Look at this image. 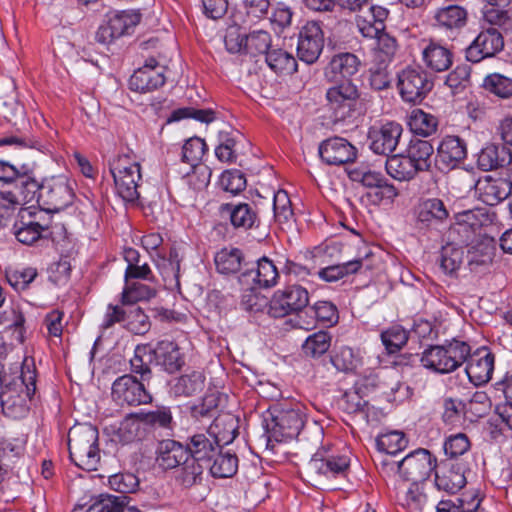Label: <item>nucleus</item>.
Instances as JSON below:
<instances>
[{
    "label": "nucleus",
    "mask_w": 512,
    "mask_h": 512,
    "mask_svg": "<svg viewBox=\"0 0 512 512\" xmlns=\"http://www.w3.org/2000/svg\"><path fill=\"white\" fill-rule=\"evenodd\" d=\"M37 373L32 360L25 359L20 375L7 374L2 378L0 404L3 412L13 418H21L29 410L28 403L36 395Z\"/></svg>",
    "instance_id": "obj_1"
},
{
    "label": "nucleus",
    "mask_w": 512,
    "mask_h": 512,
    "mask_svg": "<svg viewBox=\"0 0 512 512\" xmlns=\"http://www.w3.org/2000/svg\"><path fill=\"white\" fill-rule=\"evenodd\" d=\"M98 430L91 424H77L68 432V449L72 462L86 471L97 470L100 461Z\"/></svg>",
    "instance_id": "obj_2"
},
{
    "label": "nucleus",
    "mask_w": 512,
    "mask_h": 512,
    "mask_svg": "<svg viewBox=\"0 0 512 512\" xmlns=\"http://www.w3.org/2000/svg\"><path fill=\"white\" fill-rule=\"evenodd\" d=\"M470 353V345L464 341L453 339L444 345L426 348L420 361L428 370L440 374H448L458 369Z\"/></svg>",
    "instance_id": "obj_3"
},
{
    "label": "nucleus",
    "mask_w": 512,
    "mask_h": 512,
    "mask_svg": "<svg viewBox=\"0 0 512 512\" xmlns=\"http://www.w3.org/2000/svg\"><path fill=\"white\" fill-rule=\"evenodd\" d=\"M109 170L113 177L116 193L125 202L136 201L139 182L142 179L141 167L130 154H119L109 161Z\"/></svg>",
    "instance_id": "obj_4"
},
{
    "label": "nucleus",
    "mask_w": 512,
    "mask_h": 512,
    "mask_svg": "<svg viewBox=\"0 0 512 512\" xmlns=\"http://www.w3.org/2000/svg\"><path fill=\"white\" fill-rule=\"evenodd\" d=\"M381 472L389 474L398 472L405 481L419 483L425 481L436 468L437 459L429 450L418 448L406 455L399 462L382 461Z\"/></svg>",
    "instance_id": "obj_5"
},
{
    "label": "nucleus",
    "mask_w": 512,
    "mask_h": 512,
    "mask_svg": "<svg viewBox=\"0 0 512 512\" xmlns=\"http://www.w3.org/2000/svg\"><path fill=\"white\" fill-rule=\"evenodd\" d=\"M268 443L285 442L296 438L304 426L300 409L275 406L264 419Z\"/></svg>",
    "instance_id": "obj_6"
},
{
    "label": "nucleus",
    "mask_w": 512,
    "mask_h": 512,
    "mask_svg": "<svg viewBox=\"0 0 512 512\" xmlns=\"http://www.w3.org/2000/svg\"><path fill=\"white\" fill-rule=\"evenodd\" d=\"M359 91L352 80H342L334 83L326 91L328 110L335 121H345L351 118L358 105Z\"/></svg>",
    "instance_id": "obj_7"
},
{
    "label": "nucleus",
    "mask_w": 512,
    "mask_h": 512,
    "mask_svg": "<svg viewBox=\"0 0 512 512\" xmlns=\"http://www.w3.org/2000/svg\"><path fill=\"white\" fill-rule=\"evenodd\" d=\"M309 304V293L299 284H288L274 292L269 300L268 313L274 318L296 314Z\"/></svg>",
    "instance_id": "obj_8"
},
{
    "label": "nucleus",
    "mask_w": 512,
    "mask_h": 512,
    "mask_svg": "<svg viewBox=\"0 0 512 512\" xmlns=\"http://www.w3.org/2000/svg\"><path fill=\"white\" fill-rule=\"evenodd\" d=\"M397 87L405 102L420 103L433 88V82L421 67H406L397 75Z\"/></svg>",
    "instance_id": "obj_9"
},
{
    "label": "nucleus",
    "mask_w": 512,
    "mask_h": 512,
    "mask_svg": "<svg viewBox=\"0 0 512 512\" xmlns=\"http://www.w3.org/2000/svg\"><path fill=\"white\" fill-rule=\"evenodd\" d=\"M74 199L72 183L63 175L54 176L42 181L39 194V207L58 212L70 204Z\"/></svg>",
    "instance_id": "obj_10"
},
{
    "label": "nucleus",
    "mask_w": 512,
    "mask_h": 512,
    "mask_svg": "<svg viewBox=\"0 0 512 512\" xmlns=\"http://www.w3.org/2000/svg\"><path fill=\"white\" fill-rule=\"evenodd\" d=\"M112 398L121 405L129 406L149 404L153 399L144 381L131 374L122 375L113 382Z\"/></svg>",
    "instance_id": "obj_11"
},
{
    "label": "nucleus",
    "mask_w": 512,
    "mask_h": 512,
    "mask_svg": "<svg viewBox=\"0 0 512 512\" xmlns=\"http://www.w3.org/2000/svg\"><path fill=\"white\" fill-rule=\"evenodd\" d=\"M504 49V38L495 27L483 29L465 50V57L471 63L492 58Z\"/></svg>",
    "instance_id": "obj_12"
},
{
    "label": "nucleus",
    "mask_w": 512,
    "mask_h": 512,
    "mask_svg": "<svg viewBox=\"0 0 512 512\" xmlns=\"http://www.w3.org/2000/svg\"><path fill=\"white\" fill-rule=\"evenodd\" d=\"M324 35L319 23L307 22L298 36L297 54L301 61L307 64L316 62L323 50Z\"/></svg>",
    "instance_id": "obj_13"
},
{
    "label": "nucleus",
    "mask_w": 512,
    "mask_h": 512,
    "mask_svg": "<svg viewBox=\"0 0 512 512\" xmlns=\"http://www.w3.org/2000/svg\"><path fill=\"white\" fill-rule=\"evenodd\" d=\"M402 132V126L394 121L383 123L378 127H371L368 132L371 150L379 155L393 153L396 150Z\"/></svg>",
    "instance_id": "obj_14"
},
{
    "label": "nucleus",
    "mask_w": 512,
    "mask_h": 512,
    "mask_svg": "<svg viewBox=\"0 0 512 512\" xmlns=\"http://www.w3.org/2000/svg\"><path fill=\"white\" fill-rule=\"evenodd\" d=\"M165 81L163 67L159 66L155 58H149L142 67L134 71L129 79V87L139 93H148L163 86Z\"/></svg>",
    "instance_id": "obj_15"
},
{
    "label": "nucleus",
    "mask_w": 512,
    "mask_h": 512,
    "mask_svg": "<svg viewBox=\"0 0 512 512\" xmlns=\"http://www.w3.org/2000/svg\"><path fill=\"white\" fill-rule=\"evenodd\" d=\"M468 10L458 4H449L436 9L434 25L444 31L449 37H456L467 26Z\"/></svg>",
    "instance_id": "obj_16"
},
{
    "label": "nucleus",
    "mask_w": 512,
    "mask_h": 512,
    "mask_svg": "<svg viewBox=\"0 0 512 512\" xmlns=\"http://www.w3.org/2000/svg\"><path fill=\"white\" fill-rule=\"evenodd\" d=\"M465 371L471 383L475 386L490 381L494 370V355L485 347L469 353Z\"/></svg>",
    "instance_id": "obj_17"
},
{
    "label": "nucleus",
    "mask_w": 512,
    "mask_h": 512,
    "mask_svg": "<svg viewBox=\"0 0 512 512\" xmlns=\"http://www.w3.org/2000/svg\"><path fill=\"white\" fill-rule=\"evenodd\" d=\"M319 155L328 165L339 166L353 162L357 157V150L346 139L333 137L320 144Z\"/></svg>",
    "instance_id": "obj_18"
},
{
    "label": "nucleus",
    "mask_w": 512,
    "mask_h": 512,
    "mask_svg": "<svg viewBox=\"0 0 512 512\" xmlns=\"http://www.w3.org/2000/svg\"><path fill=\"white\" fill-rule=\"evenodd\" d=\"M475 191L483 203L494 206L511 195L512 183L504 178L485 176L476 182Z\"/></svg>",
    "instance_id": "obj_19"
},
{
    "label": "nucleus",
    "mask_w": 512,
    "mask_h": 512,
    "mask_svg": "<svg viewBox=\"0 0 512 512\" xmlns=\"http://www.w3.org/2000/svg\"><path fill=\"white\" fill-rule=\"evenodd\" d=\"M421 59L424 66L432 72L447 71L453 64V52L434 40H423Z\"/></svg>",
    "instance_id": "obj_20"
},
{
    "label": "nucleus",
    "mask_w": 512,
    "mask_h": 512,
    "mask_svg": "<svg viewBox=\"0 0 512 512\" xmlns=\"http://www.w3.org/2000/svg\"><path fill=\"white\" fill-rule=\"evenodd\" d=\"M360 65L361 61L353 53L335 54L325 69V77L331 83L351 80L350 78L359 71Z\"/></svg>",
    "instance_id": "obj_21"
},
{
    "label": "nucleus",
    "mask_w": 512,
    "mask_h": 512,
    "mask_svg": "<svg viewBox=\"0 0 512 512\" xmlns=\"http://www.w3.org/2000/svg\"><path fill=\"white\" fill-rule=\"evenodd\" d=\"M467 156L465 141L456 135H447L441 139L437 147V159L447 169H453L462 163Z\"/></svg>",
    "instance_id": "obj_22"
},
{
    "label": "nucleus",
    "mask_w": 512,
    "mask_h": 512,
    "mask_svg": "<svg viewBox=\"0 0 512 512\" xmlns=\"http://www.w3.org/2000/svg\"><path fill=\"white\" fill-rule=\"evenodd\" d=\"M464 248L467 267L471 272H477L479 268L488 267L492 263L495 252L492 238H477Z\"/></svg>",
    "instance_id": "obj_23"
},
{
    "label": "nucleus",
    "mask_w": 512,
    "mask_h": 512,
    "mask_svg": "<svg viewBox=\"0 0 512 512\" xmlns=\"http://www.w3.org/2000/svg\"><path fill=\"white\" fill-rule=\"evenodd\" d=\"M185 444L190 457L207 466L221 448L207 429L204 432H196L189 436Z\"/></svg>",
    "instance_id": "obj_24"
},
{
    "label": "nucleus",
    "mask_w": 512,
    "mask_h": 512,
    "mask_svg": "<svg viewBox=\"0 0 512 512\" xmlns=\"http://www.w3.org/2000/svg\"><path fill=\"white\" fill-rule=\"evenodd\" d=\"M278 277V270L272 260L262 257L257 261L255 270L251 269L243 272L238 280L243 286H249L251 283H254L259 287L269 288L277 283Z\"/></svg>",
    "instance_id": "obj_25"
},
{
    "label": "nucleus",
    "mask_w": 512,
    "mask_h": 512,
    "mask_svg": "<svg viewBox=\"0 0 512 512\" xmlns=\"http://www.w3.org/2000/svg\"><path fill=\"white\" fill-rule=\"evenodd\" d=\"M190 456L186 444L173 439H165L158 443L156 449V462L164 470L180 466Z\"/></svg>",
    "instance_id": "obj_26"
},
{
    "label": "nucleus",
    "mask_w": 512,
    "mask_h": 512,
    "mask_svg": "<svg viewBox=\"0 0 512 512\" xmlns=\"http://www.w3.org/2000/svg\"><path fill=\"white\" fill-rule=\"evenodd\" d=\"M152 349L155 360L168 373L179 371L185 364L184 354L174 341L161 340Z\"/></svg>",
    "instance_id": "obj_27"
},
{
    "label": "nucleus",
    "mask_w": 512,
    "mask_h": 512,
    "mask_svg": "<svg viewBox=\"0 0 512 512\" xmlns=\"http://www.w3.org/2000/svg\"><path fill=\"white\" fill-rule=\"evenodd\" d=\"M435 484L439 490L454 494L466 484L465 468L461 464L445 463L435 474Z\"/></svg>",
    "instance_id": "obj_28"
},
{
    "label": "nucleus",
    "mask_w": 512,
    "mask_h": 512,
    "mask_svg": "<svg viewBox=\"0 0 512 512\" xmlns=\"http://www.w3.org/2000/svg\"><path fill=\"white\" fill-rule=\"evenodd\" d=\"M307 467L312 473L336 477L346 472L349 467V459L344 455L324 457L321 453H316L309 461Z\"/></svg>",
    "instance_id": "obj_29"
},
{
    "label": "nucleus",
    "mask_w": 512,
    "mask_h": 512,
    "mask_svg": "<svg viewBox=\"0 0 512 512\" xmlns=\"http://www.w3.org/2000/svg\"><path fill=\"white\" fill-rule=\"evenodd\" d=\"M371 256L372 253L367 252L364 257L322 268L318 271V276L326 282H336L347 275L357 273L362 268L370 270L372 269V264L369 262Z\"/></svg>",
    "instance_id": "obj_30"
},
{
    "label": "nucleus",
    "mask_w": 512,
    "mask_h": 512,
    "mask_svg": "<svg viewBox=\"0 0 512 512\" xmlns=\"http://www.w3.org/2000/svg\"><path fill=\"white\" fill-rule=\"evenodd\" d=\"M207 430L222 448L232 443L238 435V419L231 413L219 414Z\"/></svg>",
    "instance_id": "obj_31"
},
{
    "label": "nucleus",
    "mask_w": 512,
    "mask_h": 512,
    "mask_svg": "<svg viewBox=\"0 0 512 512\" xmlns=\"http://www.w3.org/2000/svg\"><path fill=\"white\" fill-rule=\"evenodd\" d=\"M512 154L510 149L503 145L489 144L478 154L477 163L483 171L498 169L510 164Z\"/></svg>",
    "instance_id": "obj_32"
},
{
    "label": "nucleus",
    "mask_w": 512,
    "mask_h": 512,
    "mask_svg": "<svg viewBox=\"0 0 512 512\" xmlns=\"http://www.w3.org/2000/svg\"><path fill=\"white\" fill-rule=\"evenodd\" d=\"M449 216L442 200L431 198L423 201L417 211V223L422 228H429L445 221Z\"/></svg>",
    "instance_id": "obj_33"
},
{
    "label": "nucleus",
    "mask_w": 512,
    "mask_h": 512,
    "mask_svg": "<svg viewBox=\"0 0 512 512\" xmlns=\"http://www.w3.org/2000/svg\"><path fill=\"white\" fill-rule=\"evenodd\" d=\"M433 145L426 140H414L410 142L407 149V157L417 172H426L431 169Z\"/></svg>",
    "instance_id": "obj_34"
},
{
    "label": "nucleus",
    "mask_w": 512,
    "mask_h": 512,
    "mask_svg": "<svg viewBox=\"0 0 512 512\" xmlns=\"http://www.w3.org/2000/svg\"><path fill=\"white\" fill-rule=\"evenodd\" d=\"M177 468L176 481L181 486L190 488L202 482L204 471L208 466L188 456L187 460L183 461Z\"/></svg>",
    "instance_id": "obj_35"
},
{
    "label": "nucleus",
    "mask_w": 512,
    "mask_h": 512,
    "mask_svg": "<svg viewBox=\"0 0 512 512\" xmlns=\"http://www.w3.org/2000/svg\"><path fill=\"white\" fill-rule=\"evenodd\" d=\"M205 379L203 372L191 371L178 377L172 390L176 396L191 397L203 391Z\"/></svg>",
    "instance_id": "obj_36"
},
{
    "label": "nucleus",
    "mask_w": 512,
    "mask_h": 512,
    "mask_svg": "<svg viewBox=\"0 0 512 512\" xmlns=\"http://www.w3.org/2000/svg\"><path fill=\"white\" fill-rule=\"evenodd\" d=\"M265 61L272 71L280 75H292L298 67L294 56L280 48L270 49L266 54Z\"/></svg>",
    "instance_id": "obj_37"
},
{
    "label": "nucleus",
    "mask_w": 512,
    "mask_h": 512,
    "mask_svg": "<svg viewBox=\"0 0 512 512\" xmlns=\"http://www.w3.org/2000/svg\"><path fill=\"white\" fill-rule=\"evenodd\" d=\"M410 130L419 136L429 137L433 135L438 128L437 118L422 109H413L407 120Z\"/></svg>",
    "instance_id": "obj_38"
},
{
    "label": "nucleus",
    "mask_w": 512,
    "mask_h": 512,
    "mask_svg": "<svg viewBox=\"0 0 512 512\" xmlns=\"http://www.w3.org/2000/svg\"><path fill=\"white\" fill-rule=\"evenodd\" d=\"M242 261V251L234 247H224L214 257L217 271L225 275L237 273L241 268Z\"/></svg>",
    "instance_id": "obj_39"
},
{
    "label": "nucleus",
    "mask_w": 512,
    "mask_h": 512,
    "mask_svg": "<svg viewBox=\"0 0 512 512\" xmlns=\"http://www.w3.org/2000/svg\"><path fill=\"white\" fill-rule=\"evenodd\" d=\"M465 259V248L448 243L442 247L439 257L440 268L445 274L455 275Z\"/></svg>",
    "instance_id": "obj_40"
},
{
    "label": "nucleus",
    "mask_w": 512,
    "mask_h": 512,
    "mask_svg": "<svg viewBox=\"0 0 512 512\" xmlns=\"http://www.w3.org/2000/svg\"><path fill=\"white\" fill-rule=\"evenodd\" d=\"M209 465L210 472L216 478H229L236 474L238 470V457L229 451L223 452L219 448L218 453Z\"/></svg>",
    "instance_id": "obj_41"
},
{
    "label": "nucleus",
    "mask_w": 512,
    "mask_h": 512,
    "mask_svg": "<svg viewBox=\"0 0 512 512\" xmlns=\"http://www.w3.org/2000/svg\"><path fill=\"white\" fill-rule=\"evenodd\" d=\"M222 212L230 217L231 224L235 228L249 229L256 220V213L249 204L240 203L237 205L225 204L222 206Z\"/></svg>",
    "instance_id": "obj_42"
},
{
    "label": "nucleus",
    "mask_w": 512,
    "mask_h": 512,
    "mask_svg": "<svg viewBox=\"0 0 512 512\" xmlns=\"http://www.w3.org/2000/svg\"><path fill=\"white\" fill-rule=\"evenodd\" d=\"M153 358V349L149 345H137L134 356L130 359L132 373L140 375L142 381L150 380L152 377L150 364Z\"/></svg>",
    "instance_id": "obj_43"
},
{
    "label": "nucleus",
    "mask_w": 512,
    "mask_h": 512,
    "mask_svg": "<svg viewBox=\"0 0 512 512\" xmlns=\"http://www.w3.org/2000/svg\"><path fill=\"white\" fill-rule=\"evenodd\" d=\"M156 295V289L137 281H125L121 293L122 305H133L139 301H148Z\"/></svg>",
    "instance_id": "obj_44"
},
{
    "label": "nucleus",
    "mask_w": 512,
    "mask_h": 512,
    "mask_svg": "<svg viewBox=\"0 0 512 512\" xmlns=\"http://www.w3.org/2000/svg\"><path fill=\"white\" fill-rule=\"evenodd\" d=\"M385 168L387 173L398 181H409L418 174L407 155L389 157L386 160Z\"/></svg>",
    "instance_id": "obj_45"
},
{
    "label": "nucleus",
    "mask_w": 512,
    "mask_h": 512,
    "mask_svg": "<svg viewBox=\"0 0 512 512\" xmlns=\"http://www.w3.org/2000/svg\"><path fill=\"white\" fill-rule=\"evenodd\" d=\"M49 212L55 211L48 210L46 207L36 208L33 206L22 208L19 211L23 225H32L42 233L48 231L52 224V216Z\"/></svg>",
    "instance_id": "obj_46"
},
{
    "label": "nucleus",
    "mask_w": 512,
    "mask_h": 512,
    "mask_svg": "<svg viewBox=\"0 0 512 512\" xmlns=\"http://www.w3.org/2000/svg\"><path fill=\"white\" fill-rule=\"evenodd\" d=\"M139 417L145 425L153 428H160L167 431H173L176 423L173 419L172 411L169 407L160 406L152 411H140Z\"/></svg>",
    "instance_id": "obj_47"
},
{
    "label": "nucleus",
    "mask_w": 512,
    "mask_h": 512,
    "mask_svg": "<svg viewBox=\"0 0 512 512\" xmlns=\"http://www.w3.org/2000/svg\"><path fill=\"white\" fill-rule=\"evenodd\" d=\"M15 182L25 202L36 201L39 204V194L42 189V182L39 183V181L32 175V171L26 165L22 166V172Z\"/></svg>",
    "instance_id": "obj_48"
},
{
    "label": "nucleus",
    "mask_w": 512,
    "mask_h": 512,
    "mask_svg": "<svg viewBox=\"0 0 512 512\" xmlns=\"http://www.w3.org/2000/svg\"><path fill=\"white\" fill-rule=\"evenodd\" d=\"M376 47L373 49V62L379 64H389L394 58L398 44L396 38L384 32L376 37Z\"/></svg>",
    "instance_id": "obj_49"
},
{
    "label": "nucleus",
    "mask_w": 512,
    "mask_h": 512,
    "mask_svg": "<svg viewBox=\"0 0 512 512\" xmlns=\"http://www.w3.org/2000/svg\"><path fill=\"white\" fill-rule=\"evenodd\" d=\"M107 19L112 26V30L120 38L123 35L130 34L135 26L139 24L141 14L134 11H121L107 15Z\"/></svg>",
    "instance_id": "obj_50"
},
{
    "label": "nucleus",
    "mask_w": 512,
    "mask_h": 512,
    "mask_svg": "<svg viewBox=\"0 0 512 512\" xmlns=\"http://www.w3.org/2000/svg\"><path fill=\"white\" fill-rule=\"evenodd\" d=\"M144 422L139 417V412L132 413L125 417L118 429L119 437L122 442L130 443L140 440L144 436Z\"/></svg>",
    "instance_id": "obj_51"
},
{
    "label": "nucleus",
    "mask_w": 512,
    "mask_h": 512,
    "mask_svg": "<svg viewBox=\"0 0 512 512\" xmlns=\"http://www.w3.org/2000/svg\"><path fill=\"white\" fill-rule=\"evenodd\" d=\"M331 346V335L327 331H318L307 337L302 345L306 356L318 358L325 354Z\"/></svg>",
    "instance_id": "obj_52"
},
{
    "label": "nucleus",
    "mask_w": 512,
    "mask_h": 512,
    "mask_svg": "<svg viewBox=\"0 0 512 512\" xmlns=\"http://www.w3.org/2000/svg\"><path fill=\"white\" fill-rule=\"evenodd\" d=\"M482 86L486 91L499 98L508 99L512 97V78L501 73L487 75Z\"/></svg>",
    "instance_id": "obj_53"
},
{
    "label": "nucleus",
    "mask_w": 512,
    "mask_h": 512,
    "mask_svg": "<svg viewBox=\"0 0 512 512\" xmlns=\"http://www.w3.org/2000/svg\"><path fill=\"white\" fill-rule=\"evenodd\" d=\"M408 441L401 431H389L380 434L376 438V445L379 451L389 455H395L406 448Z\"/></svg>",
    "instance_id": "obj_54"
},
{
    "label": "nucleus",
    "mask_w": 512,
    "mask_h": 512,
    "mask_svg": "<svg viewBox=\"0 0 512 512\" xmlns=\"http://www.w3.org/2000/svg\"><path fill=\"white\" fill-rule=\"evenodd\" d=\"M149 317L140 307L131 306L126 311L124 327L135 335H144L150 329Z\"/></svg>",
    "instance_id": "obj_55"
},
{
    "label": "nucleus",
    "mask_w": 512,
    "mask_h": 512,
    "mask_svg": "<svg viewBox=\"0 0 512 512\" xmlns=\"http://www.w3.org/2000/svg\"><path fill=\"white\" fill-rule=\"evenodd\" d=\"M244 49L245 53L251 56L258 54L266 56L267 52L272 49L270 34L263 30L251 32L245 37Z\"/></svg>",
    "instance_id": "obj_56"
},
{
    "label": "nucleus",
    "mask_w": 512,
    "mask_h": 512,
    "mask_svg": "<svg viewBox=\"0 0 512 512\" xmlns=\"http://www.w3.org/2000/svg\"><path fill=\"white\" fill-rule=\"evenodd\" d=\"M331 363L338 371L352 372L360 365L361 359L352 348L342 346L331 356Z\"/></svg>",
    "instance_id": "obj_57"
},
{
    "label": "nucleus",
    "mask_w": 512,
    "mask_h": 512,
    "mask_svg": "<svg viewBox=\"0 0 512 512\" xmlns=\"http://www.w3.org/2000/svg\"><path fill=\"white\" fill-rule=\"evenodd\" d=\"M220 403V394L217 392L206 393L202 400L190 407L191 417L196 420L213 417Z\"/></svg>",
    "instance_id": "obj_58"
},
{
    "label": "nucleus",
    "mask_w": 512,
    "mask_h": 512,
    "mask_svg": "<svg viewBox=\"0 0 512 512\" xmlns=\"http://www.w3.org/2000/svg\"><path fill=\"white\" fill-rule=\"evenodd\" d=\"M408 338V332L400 325H393L381 333L382 343L390 354L406 345Z\"/></svg>",
    "instance_id": "obj_59"
},
{
    "label": "nucleus",
    "mask_w": 512,
    "mask_h": 512,
    "mask_svg": "<svg viewBox=\"0 0 512 512\" xmlns=\"http://www.w3.org/2000/svg\"><path fill=\"white\" fill-rule=\"evenodd\" d=\"M206 151V143L198 137L188 139L182 147V161L192 166L200 165Z\"/></svg>",
    "instance_id": "obj_60"
},
{
    "label": "nucleus",
    "mask_w": 512,
    "mask_h": 512,
    "mask_svg": "<svg viewBox=\"0 0 512 512\" xmlns=\"http://www.w3.org/2000/svg\"><path fill=\"white\" fill-rule=\"evenodd\" d=\"M471 442L464 433H456L448 436L443 445L445 454L450 458H457L469 451Z\"/></svg>",
    "instance_id": "obj_61"
},
{
    "label": "nucleus",
    "mask_w": 512,
    "mask_h": 512,
    "mask_svg": "<svg viewBox=\"0 0 512 512\" xmlns=\"http://www.w3.org/2000/svg\"><path fill=\"white\" fill-rule=\"evenodd\" d=\"M274 217L279 223L288 222L294 215L290 198L286 191L278 190L273 198Z\"/></svg>",
    "instance_id": "obj_62"
},
{
    "label": "nucleus",
    "mask_w": 512,
    "mask_h": 512,
    "mask_svg": "<svg viewBox=\"0 0 512 512\" xmlns=\"http://www.w3.org/2000/svg\"><path fill=\"white\" fill-rule=\"evenodd\" d=\"M500 6L485 7L483 10V19L492 26H498L505 31L512 29V18L507 10L500 9Z\"/></svg>",
    "instance_id": "obj_63"
},
{
    "label": "nucleus",
    "mask_w": 512,
    "mask_h": 512,
    "mask_svg": "<svg viewBox=\"0 0 512 512\" xmlns=\"http://www.w3.org/2000/svg\"><path fill=\"white\" fill-rule=\"evenodd\" d=\"M466 405L458 399L447 398L444 400L443 421L447 425L456 426L464 418Z\"/></svg>",
    "instance_id": "obj_64"
}]
</instances>
